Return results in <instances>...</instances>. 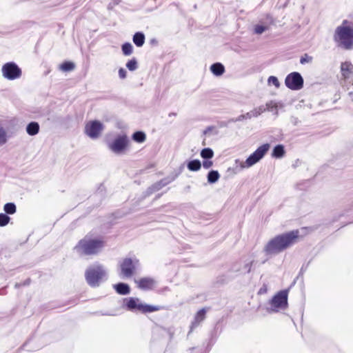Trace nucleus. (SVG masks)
<instances>
[{"label": "nucleus", "instance_id": "nucleus-1", "mask_svg": "<svg viewBox=\"0 0 353 353\" xmlns=\"http://www.w3.org/2000/svg\"><path fill=\"white\" fill-rule=\"evenodd\" d=\"M299 238V230H292L272 239L264 248L267 254H277L295 244Z\"/></svg>", "mask_w": 353, "mask_h": 353}, {"label": "nucleus", "instance_id": "nucleus-2", "mask_svg": "<svg viewBox=\"0 0 353 353\" xmlns=\"http://www.w3.org/2000/svg\"><path fill=\"white\" fill-rule=\"evenodd\" d=\"M334 40L346 50L353 48V23L344 20L334 32Z\"/></svg>", "mask_w": 353, "mask_h": 353}, {"label": "nucleus", "instance_id": "nucleus-3", "mask_svg": "<svg viewBox=\"0 0 353 353\" xmlns=\"http://www.w3.org/2000/svg\"><path fill=\"white\" fill-rule=\"evenodd\" d=\"M104 246L101 239L85 236L74 247V250L80 255H93L99 253Z\"/></svg>", "mask_w": 353, "mask_h": 353}, {"label": "nucleus", "instance_id": "nucleus-4", "mask_svg": "<svg viewBox=\"0 0 353 353\" xmlns=\"http://www.w3.org/2000/svg\"><path fill=\"white\" fill-rule=\"evenodd\" d=\"M106 276L107 272L100 264L90 265L85 272V280L91 287L99 286L102 281L106 279Z\"/></svg>", "mask_w": 353, "mask_h": 353}, {"label": "nucleus", "instance_id": "nucleus-5", "mask_svg": "<svg viewBox=\"0 0 353 353\" xmlns=\"http://www.w3.org/2000/svg\"><path fill=\"white\" fill-rule=\"evenodd\" d=\"M130 140L125 133L118 134L114 140L108 143V149L116 154H123L129 148Z\"/></svg>", "mask_w": 353, "mask_h": 353}, {"label": "nucleus", "instance_id": "nucleus-6", "mask_svg": "<svg viewBox=\"0 0 353 353\" xmlns=\"http://www.w3.org/2000/svg\"><path fill=\"white\" fill-rule=\"evenodd\" d=\"M270 148L269 143H265L259 147L244 162H241V168H248L258 163L268 152Z\"/></svg>", "mask_w": 353, "mask_h": 353}, {"label": "nucleus", "instance_id": "nucleus-7", "mask_svg": "<svg viewBox=\"0 0 353 353\" xmlns=\"http://www.w3.org/2000/svg\"><path fill=\"white\" fill-rule=\"evenodd\" d=\"M126 305L130 310H137L143 313L153 312L161 309L160 306L143 303L137 298H130Z\"/></svg>", "mask_w": 353, "mask_h": 353}, {"label": "nucleus", "instance_id": "nucleus-8", "mask_svg": "<svg viewBox=\"0 0 353 353\" xmlns=\"http://www.w3.org/2000/svg\"><path fill=\"white\" fill-rule=\"evenodd\" d=\"M103 130V124L97 120L88 122L85 126V133L92 139L99 138Z\"/></svg>", "mask_w": 353, "mask_h": 353}, {"label": "nucleus", "instance_id": "nucleus-9", "mask_svg": "<svg viewBox=\"0 0 353 353\" xmlns=\"http://www.w3.org/2000/svg\"><path fill=\"white\" fill-rule=\"evenodd\" d=\"M138 266L139 261L137 259L126 258L120 264L121 274L123 277L129 278L132 276Z\"/></svg>", "mask_w": 353, "mask_h": 353}, {"label": "nucleus", "instance_id": "nucleus-10", "mask_svg": "<svg viewBox=\"0 0 353 353\" xmlns=\"http://www.w3.org/2000/svg\"><path fill=\"white\" fill-rule=\"evenodd\" d=\"M1 71L3 77L8 80L18 79L21 75V69L13 62H9L4 64L2 67Z\"/></svg>", "mask_w": 353, "mask_h": 353}, {"label": "nucleus", "instance_id": "nucleus-11", "mask_svg": "<svg viewBox=\"0 0 353 353\" xmlns=\"http://www.w3.org/2000/svg\"><path fill=\"white\" fill-rule=\"evenodd\" d=\"M285 84L292 90H299L303 86V79L299 72H294L286 77Z\"/></svg>", "mask_w": 353, "mask_h": 353}, {"label": "nucleus", "instance_id": "nucleus-12", "mask_svg": "<svg viewBox=\"0 0 353 353\" xmlns=\"http://www.w3.org/2000/svg\"><path fill=\"white\" fill-rule=\"evenodd\" d=\"M271 304L274 307V311L285 308L288 305V292L286 291L279 292L272 298Z\"/></svg>", "mask_w": 353, "mask_h": 353}, {"label": "nucleus", "instance_id": "nucleus-13", "mask_svg": "<svg viewBox=\"0 0 353 353\" xmlns=\"http://www.w3.org/2000/svg\"><path fill=\"white\" fill-rule=\"evenodd\" d=\"M139 288L143 290H153L157 285V281L150 277H143L139 280H135Z\"/></svg>", "mask_w": 353, "mask_h": 353}, {"label": "nucleus", "instance_id": "nucleus-14", "mask_svg": "<svg viewBox=\"0 0 353 353\" xmlns=\"http://www.w3.org/2000/svg\"><path fill=\"white\" fill-rule=\"evenodd\" d=\"M206 310L205 308H203L198 311L194 316V321H192L190 326V331H192L194 327H197L199 323L203 321L205 318Z\"/></svg>", "mask_w": 353, "mask_h": 353}, {"label": "nucleus", "instance_id": "nucleus-15", "mask_svg": "<svg viewBox=\"0 0 353 353\" xmlns=\"http://www.w3.org/2000/svg\"><path fill=\"white\" fill-rule=\"evenodd\" d=\"M341 70L343 77L347 79L353 72V65L350 62L342 63Z\"/></svg>", "mask_w": 353, "mask_h": 353}, {"label": "nucleus", "instance_id": "nucleus-16", "mask_svg": "<svg viewBox=\"0 0 353 353\" xmlns=\"http://www.w3.org/2000/svg\"><path fill=\"white\" fill-rule=\"evenodd\" d=\"M39 131V125L37 122H30L26 127V132L30 136L38 134Z\"/></svg>", "mask_w": 353, "mask_h": 353}, {"label": "nucleus", "instance_id": "nucleus-17", "mask_svg": "<svg viewBox=\"0 0 353 353\" xmlns=\"http://www.w3.org/2000/svg\"><path fill=\"white\" fill-rule=\"evenodd\" d=\"M211 72L216 76H221L225 71L224 66L220 63H216L211 65Z\"/></svg>", "mask_w": 353, "mask_h": 353}, {"label": "nucleus", "instance_id": "nucleus-18", "mask_svg": "<svg viewBox=\"0 0 353 353\" xmlns=\"http://www.w3.org/2000/svg\"><path fill=\"white\" fill-rule=\"evenodd\" d=\"M114 287L116 291L120 294L125 295L130 293V287L128 284L120 283L115 285Z\"/></svg>", "mask_w": 353, "mask_h": 353}, {"label": "nucleus", "instance_id": "nucleus-19", "mask_svg": "<svg viewBox=\"0 0 353 353\" xmlns=\"http://www.w3.org/2000/svg\"><path fill=\"white\" fill-rule=\"evenodd\" d=\"M133 42L137 47H141L145 42V35L143 33L138 32L133 36Z\"/></svg>", "mask_w": 353, "mask_h": 353}, {"label": "nucleus", "instance_id": "nucleus-20", "mask_svg": "<svg viewBox=\"0 0 353 353\" xmlns=\"http://www.w3.org/2000/svg\"><path fill=\"white\" fill-rule=\"evenodd\" d=\"M254 261L252 259L246 260L244 261L243 267L241 269L233 267V270L236 272L241 271L244 273H249L251 271L252 265Z\"/></svg>", "mask_w": 353, "mask_h": 353}, {"label": "nucleus", "instance_id": "nucleus-21", "mask_svg": "<svg viewBox=\"0 0 353 353\" xmlns=\"http://www.w3.org/2000/svg\"><path fill=\"white\" fill-rule=\"evenodd\" d=\"M132 138L135 142L142 143L146 140V135L143 132L138 131L132 134Z\"/></svg>", "mask_w": 353, "mask_h": 353}, {"label": "nucleus", "instance_id": "nucleus-22", "mask_svg": "<svg viewBox=\"0 0 353 353\" xmlns=\"http://www.w3.org/2000/svg\"><path fill=\"white\" fill-rule=\"evenodd\" d=\"M220 177V174L216 170H211L208 174V181L210 183H216Z\"/></svg>", "mask_w": 353, "mask_h": 353}, {"label": "nucleus", "instance_id": "nucleus-23", "mask_svg": "<svg viewBox=\"0 0 353 353\" xmlns=\"http://www.w3.org/2000/svg\"><path fill=\"white\" fill-rule=\"evenodd\" d=\"M8 141V134L1 123H0V147Z\"/></svg>", "mask_w": 353, "mask_h": 353}, {"label": "nucleus", "instance_id": "nucleus-24", "mask_svg": "<svg viewBox=\"0 0 353 353\" xmlns=\"http://www.w3.org/2000/svg\"><path fill=\"white\" fill-rule=\"evenodd\" d=\"M285 154L284 147L282 145H277L274 147L272 152V157L281 158Z\"/></svg>", "mask_w": 353, "mask_h": 353}, {"label": "nucleus", "instance_id": "nucleus-25", "mask_svg": "<svg viewBox=\"0 0 353 353\" xmlns=\"http://www.w3.org/2000/svg\"><path fill=\"white\" fill-rule=\"evenodd\" d=\"M201 164L199 160H193L188 163V168L191 171H198L201 169Z\"/></svg>", "mask_w": 353, "mask_h": 353}, {"label": "nucleus", "instance_id": "nucleus-26", "mask_svg": "<svg viewBox=\"0 0 353 353\" xmlns=\"http://www.w3.org/2000/svg\"><path fill=\"white\" fill-rule=\"evenodd\" d=\"M3 210L6 214H13L16 212L17 208L14 203H7L3 206Z\"/></svg>", "mask_w": 353, "mask_h": 353}, {"label": "nucleus", "instance_id": "nucleus-27", "mask_svg": "<svg viewBox=\"0 0 353 353\" xmlns=\"http://www.w3.org/2000/svg\"><path fill=\"white\" fill-rule=\"evenodd\" d=\"M201 156L203 159H210L214 156V152L211 148H206L201 150Z\"/></svg>", "mask_w": 353, "mask_h": 353}, {"label": "nucleus", "instance_id": "nucleus-28", "mask_svg": "<svg viewBox=\"0 0 353 353\" xmlns=\"http://www.w3.org/2000/svg\"><path fill=\"white\" fill-rule=\"evenodd\" d=\"M124 55L128 56L132 53L133 46L130 43H125L121 47Z\"/></svg>", "mask_w": 353, "mask_h": 353}, {"label": "nucleus", "instance_id": "nucleus-29", "mask_svg": "<svg viewBox=\"0 0 353 353\" xmlns=\"http://www.w3.org/2000/svg\"><path fill=\"white\" fill-rule=\"evenodd\" d=\"M269 26L265 24H256L254 26V32L256 34H261L265 31L268 30Z\"/></svg>", "mask_w": 353, "mask_h": 353}, {"label": "nucleus", "instance_id": "nucleus-30", "mask_svg": "<svg viewBox=\"0 0 353 353\" xmlns=\"http://www.w3.org/2000/svg\"><path fill=\"white\" fill-rule=\"evenodd\" d=\"M10 218L6 214L0 213V227H4L8 224Z\"/></svg>", "mask_w": 353, "mask_h": 353}, {"label": "nucleus", "instance_id": "nucleus-31", "mask_svg": "<svg viewBox=\"0 0 353 353\" xmlns=\"http://www.w3.org/2000/svg\"><path fill=\"white\" fill-rule=\"evenodd\" d=\"M126 67L130 71H134L137 69V61L135 59H132L127 62Z\"/></svg>", "mask_w": 353, "mask_h": 353}, {"label": "nucleus", "instance_id": "nucleus-32", "mask_svg": "<svg viewBox=\"0 0 353 353\" xmlns=\"http://www.w3.org/2000/svg\"><path fill=\"white\" fill-rule=\"evenodd\" d=\"M60 68L63 71H70L74 68V64L72 62H65L61 65Z\"/></svg>", "mask_w": 353, "mask_h": 353}, {"label": "nucleus", "instance_id": "nucleus-33", "mask_svg": "<svg viewBox=\"0 0 353 353\" xmlns=\"http://www.w3.org/2000/svg\"><path fill=\"white\" fill-rule=\"evenodd\" d=\"M265 110H266V108L263 105H261L258 108H254V110H252V112L254 114V117H257L261 114L264 112Z\"/></svg>", "mask_w": 353, "mask_h": 353}, {"label": "nucleus", "instance_id": "nucleus-34", "mask_svg": "<svg viewBox=\"0 0 353 353\" xmlns=\"http://www.w3.org/2000/svg\"><path fill=\"white\" fill-rule=\"evenodd\" d=\"M268 81L269 84H273L277 88H279V86H280V83H279L278 79L274 76H270L268 78Z\"/></svg>", "mask_w": 353, "mask_h": 353}, {"label": "nucleus", "instance_id": "nucleus-35", "mask_svg": "<svg viewBox=\"0 0 353 353\" xmlns=\"http://www.w3.org/2000/svg\"><path fill=\"white\" fill-rule=\"evenodd\" d=\"M312 57L307 55V54H305L301 57L300 63L301 64H305V63L312 62Z\"/></svg>", "mask_w": 353, "mask_h": 353}, {"label": "nucleus", "instance_id": "nucleus-36", "mask_svg": "<svg viewBox=\"0 0 353 353\" xmlns=\"http://www.w3.org/2000/svg\"><path fill=\"white\" fill-rule=\"evenodd\" d=\"M266 107L268 110L272 111L274 109H276L278 108V103L271 101L266 103Z\"/></svg>", "mask_w": 353, "mask_h": 353}, {"label": "nucleus", "instance_id": "nucleus-37", "mask_svg": "<svg viewBox=\"0 0 353 353\" xmlns=\"http://www.w3.org/2000/svg\"><path fill=\"white\" fill-rule=\"evenodd\" d=\"M167 184V182L164 181H159V183L154 184L153 185V188L154 190H159V189H161L162 187L165 186V185Z\"/></svg>", "mask_w": 353, "mask_h": 353}, {"label": "nucleus", "instance_id": "nucleus-38", "mask_svg": "<svg viewBox=\"0 0 353 353\" xmlns=\"http://www.w3.org/2000/svg\"><path fill=\"white\" fill-rule=\"evenodd\" d=\"M213 165V163L212 161H210L209 159H207L206 161H204L203 162V166L205 169H208L211 168Z\"/></svg>", "mask_w": 353, "mask_h": 353}, {"label": "nucleus", "instance_id": "nucleus-39", "mask_svg": "<svg viewBox=\"0 0 353 353\" xmlns=\"http://www.w3.org/2000/svg\"><path fill=\"white\" fill-rule=\"evenodd\" d=\"M126 75H127V72L125 69L123 68H120L119 70V76L121 79H123L126 77Z\"/></svg>", "mask_w": 353, "mask_h": 353}, {"label": "nucleus", "instance_id": "nucleus-40", "mask_svg": "<svg viewBox=\"0 0 353 353\" xmlns=\"http://www.w3.org/2000/svg\"><path fill=\"white\" fill-rule=\"evenodd\" d=\"M244 117H245V119H250L252 117H254V114H253L252 110L249 112H247L245 114H244Z\"/></svg>", "mask_w": 353, "mask_h": 353}, {"label": "nucleus", "instance_id": "nucleus-41", "mask_svg": "<svg viewBox=\"0 0 353 353\" xmlns=\"http://www.w3.org/2000/svg\"><path fill=\"white\" fill-rule=\"evenodd\" d=\"M244 119H245L244 114H241V115L239 116L238 117H236V119H233L232 121L234 122H237V121H241Z\"/></svg>", "mask_w": 353, "mask_h": 353}]
</instances>
